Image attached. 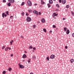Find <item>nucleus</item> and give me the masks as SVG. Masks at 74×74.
Wrapping results in <instances>:
<instances>
[{
	"label": "nucleus",
	"mask_w": 74,
	"mask_h": 74,
	"mask_svg": "<svg viewBox=\"0 0 74 74\" xmlns=\"http://www.w3.org/2000/svg\"><path fill=\"white\" fill-rule=\"evenodd\" d=\"M32 19L30 17H27V22H30L31 21Z\"/></svg>",
	"instance_id": "f03ea898"
},
{
	"label": "nucleus",
	"mask_w": 74,
	"mask_h": 74,
	"mask_svg": "<svg viewBox=\"0 0 74 74\" xmlns=\"http://www.w3.org/2000/svg\"><path fill=\"white\" fill-rule=\"evenodd\" d=\"M11 57H12L13 56V54H12L11 55Z\"/></svg>",
	"instance_id": "c03bdc74"
},
{
	"label": "nucleus",
	"mask_w": 74,
	"mask_h": 74,
	"mask_svg": "<svg viewBox=\"0 0 74 74\" xmlns=\"http://www.w3.org/2000/svg\"><path fill=\"white\" fill-rule=\"evenodd\" d=\"M10 3H14L15 1H14V0H10Z\"/></svg>",
	"instance_id": "4468645a"
},
{
	"label": "nucleus",
	"mask_w": 74,
	"mask_h": 74,
	"mask_svg": "<svg viewBox=\"0 0 74 74\" xmlns=\"http://www.w3.org/2000/svg\"><path fill=\"white\" fill-rule=\"evenodd\" d=\"M11 70H12V69H11V68H9V69H8V70L10 71H11Z\"/></svg>",
	"instance_id": "412c9836"
},
{
	"label": "nucleus",
	"mask_w": 74,
	"mask_h": 74,
	"mask_svg": "<svg viewBox=\"0 0 74 74\" xmlns=\"http://www.w3.org/2000/svg\"><path fill=\"white\" fill-rule=\"evenodd\" d=\"M6 13L7 14V15H8V11H7L6 12Z\"/></svg>",
	"instance_id": "2f4dec72"
},
{
	"label": "nucleus",
	"mask_w": 74,
	"mask_h": 74,
	"mask_svg": "<svg viewBox=\"0 0 74 74\" xmlns=\"http://www.w3.org/2000/svg\"><path fill=\"white\" fill-rule=\"evenodd\" d=\"M27 3L29 6H31L32 5V3L30 1H28Z\"/></svg>",
	"instance_id": "f257e3e1"
},
{
	"label": "nucleus",
	"mask_w": 74,
	"mask_h": 74,
	"mask_svg": "<svg viewBox=\"0 0 74 74\" xmlns=\"http://www.w3.org/2000/svg\"><path fill=\"white\" fill-rule=\"evenodd\" d=\"M59 2L60 3H62V0H59Z\"/></svg>",
	"instance_id": "f704fd0d"
},
{
	"label": "nucleus",
	"mask_w": 74,
	"mask_h": 74,
	"mask_svg": "<svg viewBox=\"0 0 74 74\" xmlns=\"http://www.w3.org/2000/svg\"><path fill=\"white\" fill-rule=\"evenodd\" d=\"M8 48H9V50H11V49L9 47Z\"/></svg>",
	"instance_id": "864d4df0"
},
{
	"label": "nucleus",
	"mask_w": 74,
	"mask_h": 74,
	"mask_svg": "<svg viewBox=\"0 0 74 74\" xmlns=\"http://www.w3.org/2000/svg\"><path fill=\"white\" fill-rule=\"evenodd\" d=\"M9 48V47H8L7 48L6 47L5 48V51H8V49Z\"/></svg>",
	"instance_id": "f8f14e48"
},
{
	"label": "nucleus",
	"mask_w": 74,
	"mask_h": 74,
	"mask_svg": "<svg viewBox=\"0 0 74 74\" xmlns=\"http://www.w3.org/2000/svg\"><path fill=\"white\" fill-rule=\"evenodd\" d=\"M51 59H54L55 58V56L54 55H52L50 57Z\"/></svg>",
	"instance_id": "39448f33"
},
{
	"label": "nucleus",
	"mask_w": 74,
	"mask_h": 74,
	"mask_svg": "<svg viewBox=\"0 0 74 74\" xmlns=\"http://www.w3.org/2000/svg\"><path fill=\"white\" fill-rule=\"evenodd\" d=\"M54 16H57L58 15V14H56V13H54Z\"/></svg>",
	"instance_id": "6ab92c4d"
},
{
	"label": "nucleus",
	"mask_w": 74,
	"mask_h": 74,
	"mask_svg": "<svg viewBox=\"0 0 74 74\" xmlns=\"http://www.w3.org/2000/svg\"><path fill=\"white\" fill-rule=\"evenodd\" d=\"M37 5V3H35L34 5Z\"/></svg>",
	"instance_id": "37998d69"
},
{
	"label": "nucleus",
	"mask_w": 74,
	"mask_h": 74,
	"mask_svg": "<svg viewBox=\"0 0 74 74\" xmlns=\"http://www.w3.org/2000/svg\"><path fill=\"white\" fill-rule=\"evenodd\" d=\"M39 15H41V13L40 12H39Z\"/></svg>",
	"instance_id": "4c0bfd02"
},
{
	"label": "nucleus",
	"mask_w": 74,
	"mask_h": 74,
	"mask_svg": "<svg viewBox=\"0 0 74 74\" xmlns=\"http://www.w3.org/2000/svg\"><path fill=\"white\" fill-rule=\"evenodd\" d=\"M70 61L71 63H72L73 62H74V59H72Z\"/></svg>",
	"instance_id": "ddd939ff"
},
{
	"label": "nucleus",
	"mask_w": 74,
	"mask_h": 74,
	"mask_svg": "<svg viewBox=\"0 0 74 74\" xmlns=\"http://www.w3.org/2000/svg\"><path fill=\"white\" fill-rule=\"evenodd\" d=\"M36 25H34L33 26V27H34V28H35L36 27Z\"/></svg>",
	"instance_id": "7c9ffc66"
},
{
	"label": "nucleus",
	"mask_w": 74,
	"mask_h": 74,
	"mask_svg": "<svg viewBox=\"0 0 74 74\" xmlns=\"http://www.w3.org/2000/svg\"><path fill=\"white\" fill-rule=\"evenodd\" d=\"M41 4L44 5L45 3V2H44V1L42 0H41Z\"/></svg>",
	"instance_id": "0eeeda50"
},
{
	"label": "nucleus",
	"mask_w": 74,
	"mask_h": 74,
	"mask_svg": "<svg viewBox=\"0 0 74 74\" xmlns=\"http://www.w3.org/2000/svg\"><path fill=\"white\" fill-rule=\"evenodd\" d=\"M8 6H11V3H8Z\"/></svg>",
	"instance_id": "5701e85b"
},
{
	"label": "nucleus",
	"mask_w": 74,
	"mask_h": 74,
	"mask_svg": "<svg viewBox=\"0 0 74 74\" xmlns=\"http://www.w3.org/2000/svg\"><path fill=\"white\" fill-rule=\"evenodd\" d=\"M53 17L54 19H56V17H55V16H53Z\"/></svg>",
	"instance_id": "8fccbe9b"
},
{
	"label": "nucleus",
	"mask_w": 74,
	"mask_h": 74,
	"mask_svg": "<svg viewBox=\"0 0 74 74\" xmlns=\"http://www.w3.org/2000/svg\"><path fill=\"white\" fill-rule=\"evenodd\" d=\"M70 33V31H69V29L67 30L66 32V34H69V33Z\"/></svg>",
	"instance_id": "6e6552de"
},
{
	"label": "nucleus",
	"mask_w": 74,
	"mask_h": 74,
	"mask_svg": "<svg viewBox=\"0 0 74 74\" xmlns=\"http://www.w3.org/2000/svg\"><path fill=\"white\" fill-rule=\"evenodd\" d=\"M3 2L4 3H5V2H6V1H5V0H3Z\"/></svg>",
	"instance_id": "72a5a7b5"
},
{
	"label": "nucleus",
	"mask_w": 74,
	"mask_h": 74,
	"mask_svg": "<svg viewBox=\"0 0 74 74\" xmlns=\"http://www.w3.org/2000/svg\"><path fill=\"white\" fill-rule=\"evenodd\" d=\"M25 4V2H23L22 3L21 5H23Z\"/></svg>",
	"instance_id": "4be33fe9"
},
{
	"label": "nucleus",
	"mask_w": 74,
	"mask_h": 74,
	"mask_svg": "<svg viewBox=\"0 0 74 74\" xmlns=\"http://www.w3.org/2000/svg\"><path fill=\"white\" fill-rule=\"evenodd\" d=\"M56 6L57 7H58V8H59V7H60V6H59V5L58 4H57L56 5Z\"/></svg>",
	"instance_id": "b1692460"
},
{
	"label": "nucleus",
	"mask_w": 74,
	"mask_h": 74,
	"mask_svg": "<svg viewBox=\"0 0 74 74\" xmlns=\"http://www.w3.org/2000/svg\"><path fill=\"white\" fill-rule=\"evenodd\" d=\"M21 37L22 38H23V36H21Z\"/></svg>",
	"instance_id": "58836bf2"
},
{
	"label": "nucleus",
	"mask_w": 74,
	"mask_h": 74,
	"mask_svg": "<svg viewBox=\"0 0 74 74\" xmlns=\"http://www.w3.org/2000/svg\"><path fill=\"white\" fill-rule=\"evenodd\" d=\"M66 2V0H62V3L63 4H65Z\"/></svg>",
	"instance_id": "1a4fd4ad"
},
{
	"label": "nucleus",
	"mask_w": 74,
	"mask_h": 74,
	"mask_svg": "<svg viewBox=\"0 0 74 74\" xmlns=\"http://www.w3.org/2000/svg\"><path fill=\"white\" fill-rule=\"evenodd\" d=\"M50 33H52V31H50Z\"/></svg>",
	"instance_id": "09e8293b"
},
{
	"label": "nucleus",
	"mask_w": 74,
	"mask_h": 74,
	"mask_svg": "<svg viewBox=\"0 0 74 74\" xmlns=\"http://www.w3.org/2000/svg\"><path fill=\"white\" fill-rule=\"evenodd\" d=\"M26 57H27V56H26V55H25V54H24L23 56V58H26Z\"/></svg>",
	"instance_id": "9d476101"
},
{
	"label": "nucleus",
	"mask_w": 74,
	"mask_h": 74,
	"mask_svg": "<svg viewBox=\"0 0 74 74\" xmlns=\"http://www.w3.org/2000/svg\"><path fill=\"white\" fill-rule=\"evenodd\" d=\"M66 7L67 8H69V5H66Z\"/></svg>",
	"instance_id": "bb28decb"
},
{
	"label": "nucleus",
	"mask_w": 74,
	"mask_h": 74,
	"mask_svg": "<svg viewBox=\"0 0 74 74\" xmlns=\"http://www.w3.org/2000/svg\"><path fill=\"white\" fill-rule=\"evenodd\" d=\"M53 28H56V25H53Z\"/></svg>",
	"instance_id": "a878e982"
},
{
	"label": "nucleus",
	"mask_w": 74,
	"mask_h": 74,
	"mask_svg": "<svg viewBox=\"0 0 74 74\" xmlns=\"http://www.w3.org/2000/svg\"><path fill=\"white\" fill-rule=\"evenodd\" d=\"M26 16H28V15H29V14L27 13H26Z\"/></svg>",
	"instance_id": "c9c22d12"
},
{
	"label": "nucleus",
	"mask_w": 74,
	"mask_h": 74,
	"mask_svg": "<svg viewBox=\"0 0 74 74\" xmlns=\"http://www.w3.org/2000/svg\"><path fill=\"white\" fill-rule=\"evenodd\" d=\"M29 49H32V48H33V47L31 46L29 47Z\"/></svg>",
	"instance_id": "c85d7f7f"
},
{
	"label": "nucleus",
	"mask_w": 74,
	"mask_h": 74,
	"mask_svg": "<svg viewBox=\"0 0 74 74\" xmlns=\"http://www.w3.org/2000/svg\"><path fill=\"white\" fill-rule=\"evenodd\" d=\"M58 9H57L56 10V11H58Z\"/></svg>",
	"instance_id": "6e6d98bb"
},
{
	"label": "nucleus",
	"mask_w": 74,
	"mask_h": 74,
	"mask_svg": "<svg viewBox=\"0 0 74 74\" xmlns=\"http://www.w3.org/2000/svg\"><path fill=\"white\" fill-rule=\"evenodd\" d=\"M64 32H66V31L67 30V28L65 27L64 28Z\"/></svg>",
	"instance_id": "a211bd4d"
},
{
	"label": "nucleus",
	"mask_w": 74,
	"mask_h": 74,
	"mask_svg": "<svg viewBox=\"0 0 74 74\" xmlns=\"http://www.w3.org/2000/svg\"><path fill=\"white\" fill-rule=\"evenodd\" d=\"M18 65H19V67H20V66H21L22 65H21V64H18Z\"/></svg>",
	"instance_id": "49530a36"
},
{
	"label": "nucleus",
	"mask_w": 74,
	"mask_h": 74,
	"mask_svg": "<svg viewBox=\"0 0 74 74\" xmlns=\"http://www.w3.org/2000/svg\"><path fill=\"white\" fill-rule=\"evenodd\" d=\"M29 12H32V10H29Z\"/></svg>",
	"instance_id": "de8ad7c7"
},
{
	"label": "nucleus",
	"mask_w": 74,
	"mask_h": 74,
	"mask_svg": "<svg viewBox=\"0 0 74 74\" xmlns=\"http://www.w3.org/2000/svg\"><path fill=\"white\" fill-rule=\"evenodd\" d=\"M12 17H13V16H10V18H12Z\"/></svg>",
	"instance_id": "5fc2aeb1"
},
{
	"label": "nucleus",
	"mask_w": 74,
	"mask_h": 74,
	"mask_svg": "<svg viewBox=\"0 0 74 74\" xmlns=\"http://www.w3.org/2000/svg\"><path fill=\"white\" fill-rule=\"evenodd\" d=\"M25 52H26V51H25Z\"/></svg>",
	"instance_id": "bf43d9fd"
},
{
	"label": "nucleus",
	"mask_w": 74,
	"mask_h": 74,
	"mask_svg": "<svg viewBox=\"0 0 74 74\" xmlns=\"http://www.w3.org/2000/svg\"><path fill=\"white\" fill-rule=\"evenodd\" d=\"M47 5L48 6V8H50V7H51V5H50V4L48 3L47 4Z\"/></svg>",
	"instance_id": "dca6fc26"
},
{
	"label": "nucleus",
	"mask_w": 74,
	"mask_h": 74,
	"mask_svg": "<svg viewBox=\"0 0 74 74\" xmlns=\"http://www.w3.org/2000/svg\"><path fill=\"white\" fill-rule=\"evenodd\" d=\"M34 14H35L36 15H38V12L37 11H36V10H34Z\"/></svg>",
	"instance_id": "20e7f679"
},
{
	"label": "nucleus",
	"mask_w": 74,
	"mask_h": 74,
	"mask_svg": "<svg viewBox=\"0 0 74 74\" xmlns=\"http://www.w3.org/2000/svg\"><path fill=\"white\" fill-rule=\"evenodd\" d=\"M49 2L50 4H52V3L53 2V1H52V0H49Z\"/></svg>",
	"instance_id": "9b49d317"
},
{
	"label": "nucleus",
	"mask_w": 74,
	"mask_h": 74,
	"mask_svg": "<svg viewBox=\"0 0 74 74\" xmlns=\"http://www.w3.org/2000/svg\"><path fill=\"white\" fill-rule=\"evenodd\" d=\"M72 36L74 37V33H73L72 34Z\"/></svg>",
	"instance_id": "a18cd8bd"
},
{
	"label": "nucleus",
	"mask_w": 74,
	"mask_h": 74,
	"mask_svg": "<svg viewBox=\"0 0 74 74\" xmlns=\"http://www.w3.org/2000/svg\"><path fill=\"white\" fill-rule=\"evenodd\" d=\"M5 48V46H3L2 47V49H4Z\"/></svg>",
	"instance_id": "c756f323"
},
{
	"label": "nucleus",
	"mask_w": 74,
	"mask_h": 74,
	"mask_svg": "<svg viewBox=\"0 0 74 74\" xmlns=\"http://www.w3.org/2000/svg\"><path fill=\"white\" fill-rule=\"evenodd\" d=\"M41 21L42 23H45V19H44V18L43 19H42L41 20Z\"/></svg>",
	"instance_id": "423d86ee"
},
{
	"label": "nucleus",
	"mask_w": 74,
	"mask_h": 74,
	"mask_svg": "<svg viewBox=\"0 0 74 74\" xmlns=\"http://www.w3.org/2000/svg\"><path fill=\"white\" fill-rule=\"evenodd\" d=\"M24 14H25V13H24V12H23L22 13V16H24Z\"/></svg>",
	"instance_id": "aec40b11"
},
{
	"label": "nucleus",
	"mask_w": 74,
	"mask_h": 74,
	"mask_svg": "<svg viewBox=\"0 0 74 74\" xmlns=\"http://www.w3.org/2000/svg\"><path fill=\"white\" fill-rule=\"evenodd\" d=\"M14 42V40H12L10 42V45H12V42Z\"/></svg>",
	"instance_id": "f3484780"
},
{
	"label": "nucleus",
	"mask_w": 74,
	"mask_h": 74,
	"mask_svg": "<svg viewBox=\"0 0 74 74\" xmlns=\"http://www.w3.org/2000/svg\"><path fill=\"white\" fill-rule=\"evenodd\" d=\"M5 73H6V71H4L3 72V74H5Z\"/></svg>",
	"instance_id": "cd10ccee"
},
{
	"label": "nucleus",
	"mask_w": 74,
	"mask_h": 74,
	"mask_svg": "<svg viewBox=\"0 0 74 74\" xmlns=\"http://www.w3.org/2000/svg\"><path fill=\"white\" fill-rule=\"evenodd\" d=\"M32 58H34V59H35L36 58V56H34L32 57Z\"/></svg>",
	"instance_id": "e433bc0d"
},
{
	"label": "nucleus",
	"mask_w": 74,
	"mask_h": 74,
	"mask_svg": "<svg viewBox=\"0 0 74 74\" xmlns=\"http://www.w3.org/2000/svg\"><path fill=\"white\" fill-rule=\"evenodd\" d=\"M25 52H26V51H25Z\"/></svg>",
	"instance_id": "13d9d810"
},
{
	"label": "nucleus",
	"mask_w": 74,
	"mask_h": 74,
	"mask_svg": "<svg viewBox=\"0 0 74 74\" xmlns=\"http://www.w3.org/2000/svg\"><path fill=\"white\" fill-rule=\"evenodd\" d=\"M53 0V1H55V0Z\"/></svg>",
	"instance_id": "4d7b16f0"
},
{
	"label": "nucleus",
	"mask_w": 74,
	"mask_h": 74,
	"mask_svg": "<svg viewBox=\"0 0 74 74\" xmlns=\"http://www.w3.org/2000/svg\"><path fill=\"white\" fill-rule=\"evenodd\" d=\"M28 63H30V61L29 60V61H28Z\"/></svg>",
	"instance_id": "603ef678"
},
{
	"label": "nucleus",
	"mask_w": 74,
	"mask_h": 74,
	"mask_svg": "<svg viewBox=\"0 0 74 74\" xmlns=\"http://www.w3.org/2000/svg\"><path fill=\"white\" fill-rule=\"evenodd\" d=\"M47 60H49V57H48L47 58Z\"/></svg>",
	"instance_id": "79ce46f5"
},
{
	"label": "nucleus",
	"mask_w": 74,
	"mask_h": 74,
	"mask_svg": "<svg viewBox=\"0 0 74 74\" xmlns=\"http://www.w3.org/2000/svg\"><path fill=\"white\" fill-rule=\"evenodd\" d=\"M71 13L73 15V16H74V13H73V12H71Z\"/></svg>",
	"instance_id": "473e14b6"
},
{
	"label": "nucleus",
	"mask_w": 74,
	"mask_h": 74,
	"mask_svg": "<svg viewBox=\"0 0 74 74\" xmlns=\"http://www.w3.org/2000/svg\"><path fill=\"white\" fill-rule=\"evenodd\" d=\"M2 15L3 18H4V16H5V17H6V16H7V15L6 14H5L4 13H2Z\"/></svg>",
	"instance_id": "7ed1b4c3"
},
{
	"label": "nucleus",
	"mask_w": 74,
	"mask_h": 74,
	"mask_svg": "<svg viewBox=\"0 0 74 74\" xmlns=\"http://www.w3.org/2000/svg\"><path fill=\"white\" fill-rule=\"evenodd\" d=\"M65 19H66V18H63V20H65Z\"/></svg>",
	"instance_id": "3c124183"
},
{
	"label": "nucleus",
	"mask_w": 74,
	"mask_h": 74,
	"mask_svg": "<svg viewBox=\"0 0 74 74\" xmlns=\"http://www.w3.org/2000/svg\"><path fill=\"white\" fill-rule=\"evenodd\" d=\"M65 48L66 49H67V46H66L65 47Z\"/></svg>",
	"instance_id": "ea45409f"
},
{
	"label": "nucleus",
	"mask_w": 74,
	"mask_h": 74,
	"mask_svg": "<svg viewBox=\"0 0 74 74\" xmlns=\"http://www.w3.org/2000/svg\"><path fill=\"white\" fill-rule=\"evenodd\" d=\"M20 68H21V69H23L24 68V66L23 65H21L20 66Z\"/></svg>",
	"instance_id": "2eb2a0df"
},
{
	"label": "nucleus",
	"mask_w": 74,
	"mask_h": 74,
	"mask_svg": "<svg viewBox=\"0 0 74 74\" xmlns=\"http://www.w3.org/2000/svg\"><path fill=\"white\" fill-rule=\"evenodd\" d=\"M43 30V31L44 32H46L47 31L46 30V29L44 28Z\"/></svg>",
	"instance_id": "393cba45"
},
{
	"label": "nucleus",
	"mask_w": 74,
	"mask_h": 74,
	"mask_svg": "<svg viewBox=\"0 0 74 74\" xmlns=\"http://www.w3.org/2000/svg\"><path fill=\"white\" fill-rule=\"evenodd\" d=\"M33 49H34V50H36V48L34 47Z\"/></svg>",
	"instance_id": "a19ab883"
}]
</instances>
